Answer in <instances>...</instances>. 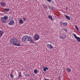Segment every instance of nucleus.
Segmentation results:
<instances>
[{
  "instance_id": "nucleus-13",
  "label": "nucleus",
  "mask_w": 80,
  "mask_h": 80,
  "mask_svg": "<svg viewBox=\"0 0 80 80\" xmlns=\"http://www.w3.org/2000/svg\"><path fill=\"white\" fill-rule=\"evenodd\" d=\"M48 18L50 19L51 20H53V19L52 18V16L48 15Z\"/></svg>"
},
{
  "instance_id": "nucleus-30",
  "label": "nucleus",
  "mask_w": 80,
  "mask_h": 80,
  "mask_svg": "<svg viewBox=\"0 0 80 80\" xmlns=\"http://www.w3.org/2000/svg\"><path fill=\"white\" fill-rule=\"evenodd\" d=\"M65 32H68V30H67V29H65L64 30Z\"/></svg>"
},
{
  "instance_id": "nucleus-33",
  "label": "nucleus",
  "mask_w": 80,
  "mask_h": 80,
  "mask_svg": "<svg viewBox=\"0 0 80 80\" xmlns=\"http://www.w3.org/2000/svg\"><path fill=\"white\" fill-rule=\"evenodd\" d=\"M52 4H54V2L53 1L52 2Z\"/></svg>"
},
{
  "instance_id": "nucleus-2",
  "label": "nucleus",
  "mask_w": 80,
  "mask_h": 80,
  "mask_svg": "<svg viewBox=\"0 0 80 80\" xmlns=\"http://www.w3.org/2000/svg\"><path fill=\"white\" fill-rule=\"evenodd\" d=\"M8 18V16L7 15H5L4 17H1V21L3 23H6Z\"/></svg>"
},
{
  "instance_id": "nucleus-24",
  "label": "nucleus",
  "mask_w": 80,
  "mask_h": 80,
  "mask_svg": "<svg viewBox=\"0 0 80 80\" xmlns=\"http://www.w3.org/2000/svg\"><path fill=\"white\" fill-rule=\"evenodd\" d=\"M75 28H76L77 31H79V29H78V27L77 26H75Z\"/></svg>"
},
{
  "instance_id": "nucleus-28",
  "label": "nucleus",
  "mask_w": 80,
  "mask_h": 80,
  "mask_svg": "<svg viewBox=\"0 0 80 80\" xmlns=\"http://www.w3.org/2000/svg\"><path fill=\"white\" fill-rule=\"evenodd\" d=\"M22 18L24 20H27V18Z\"/></svg>"
},
{
  "instance_id": "nucleus-7",
  "label": "nucleus",
  "mask_w": 80,
  "mask_h": 80,
  "mask_svg": "<svg viewBox=\"0 0 80 80\" xmlns=\"http://www.w3.org/2000/svg\"><path fill=\"white\" fill-rule=\"evenodd\" d=\"M66 37V36L65 34H62L59 37L60 38H62V39H64Z\"/></svg>"
},
{
  "instance_id": "nucleus-15",
  "label": "nucleus",
  "mask_w": 80,
  "mask_h": 80,
  "mask_svg": "<svg viewBox=\"0 0 80 80\" xmlns=\"http://www.w3.org/2000/svg\"><path fill=\"white\" fill-rule=\"evenodd\" d=\"M47 70H48V68L47 67H46L44 68L43 70L44 72H47Z\"/></svg>"
},
{
  "instance_id": "nucleus-26",
  "label": "nucleus",
  "mask_w": 80,
  "mask_h": 80,
  "mask_svg": "<svg viewBox=\"0 0 80 80\" xmlns=\"http://www.w3.org/2000/svg\"><path fill=\"white\" fill-rule=\"evenodd\" d=\"M63 25L64 26H67V23L65 22H64Z\"/></svg>"
},
{
  "instance_id": "nucleus-16",
  "label": "nucleus",
  "mask_w": 80,
  "mask_h": 80,
  "mask_svg": "<svg viewBox=\"0 0 80 80\" xmlns=\"http://www.w3.org/2000/svg\"><path fill=\"white\" fill-rule=\"evenodd\" d=\"M65 16L68 20H70V17L67 15H65Z\"/></svg>"
},
{
  "instance_id": "nucleus-9",
  "label": "nucleus",
  "mask_w": 80,
  "mask_h": 80,
  "mask_svg": "<svg viewBox=\"0 0 80 80\" xmlns=\"http://www.w3.org/2000/svg\"><path fill=\"white\" fill-rule=\"evenodd\" d=\"M22 40L23 42H25V41L27 40V36H25L23 37Z\"/></svg>"
},
{
  "instance_id": "nucleus-17",
  "label": "nucleus",
  "mask_w": 80,
  "mask_h": 80,
  "mask_svg": "<svg viewBox=\"0 0 80 80\" xmlns=\"http://www.w3.org/2000/svg\"><path fill=\"white\" fill-rule=\"evenodd\" d=\"M66 70H68V72H70L72 71L71 69L70 68H67Z\"/></svg>"
},
{
  "instance_id": "nucleus-10",
  "label": "nucleus",
  "mask_w": 80,
  "mask_h": 80,
  "mask_svg": "<svg viewBox=\"0 0 80 80\" xmlns=\"http://www.w3.org/2000/svg\"><path fill=\"white\" fill-rule=\"evenodd\" d=\"M4 32L2 30H0V38H1L2 37V35H3Z\"/></svg>"
},
{
  "instance_id": "nucleus-4",
  "label": "nucleus",
  "mask_w": 80,
  "mask_h": 80,
  "mask_svg": "<svg viewBox=\"0 0 80 80\" xmlns=\"http://www.w3.org/2000/svg\"><path fill=\"white\" fill-rule=\"evenodd\" d=\"M7 3H6V2L5 1L1 2L0 3V5L2 7H5Z\"/></svg>"
},
{
  "instance_id": "nucleus-34",
  "label": "nucleus",
  "mask_w": 80,
  "mask_h": 80,
  "mask_svg": "<svg viewBox=\"0 0 80 80\" xmlns=\"http://www.w3.org/2000/svg\"><path fill=\"white\" fill-rule=\"evenodd\" d=\"M66 10H67V9H68V7H67L66 8Z\"/></svg>"
},
{
  "instance_id": "nucleus-18",
  "label": "nucleus",
  "mask_w": 80,
  "mask_h": 80,
  "mask_svg": "<svg viewBox=\"0 0 80 80\" xmlns=\"http://www.w3.org/2000/svg\"><path fill=\"white\" fill-rule=\"evenodd\" d=\"M9 10H10L8 8H5L4 9V11L5 12H8V11H9Z\"/></svg>"
},
{
  "instance_id": "nucleus-12",
  "label": "nucleus",
  "mask_w": 80,
  "mask_h": 80,
  "mask_svg": "<svg viewBox=\"0 0 80 80\" xmlns=\"http://www.w3.org/2000/svg\"><path fill=\"white\" fill-rule=\"evenodd\" d=\"M42 5L43 7L44 8H45V9H47V6H46V4H42Z\"/></svg>"
},
{
  "instance_id": "nucleus-6",
  "label": "nucleus",
  "mask_w": 80,
  "mask_h": 80,
  "mask_svg": "<svg viewBox=\"0 0 80 80\" xmlns=\"http://www.w3.org/2000/svg\"><path fill=\"white\" fill-rule=\"evenodd\" d=\"M15 23V22L13 20L11 21L8 23L9 25H13Z\"/></svg>"
},
{
  "instance_id": "nucleus-27",
  "label": "nucleus",
  "mask_w": 80,
  "mask_h": 80,
  "mask_svg": "<svg viewBox=\"0 0 80 80\" xmlns=\"http://www.w3.org/2000/svg\"><path fill=\"white\" fill-rule=\"evenodd\" d=\"M52 7H51V6H49V9H51Z\"/></svg>"
},
{
  "instance_id": "nucleus-14",
  "label": "nucleus",
  "mask_w": 80,
  "mask_h": 80,
  "mask_svg": "<svg viewBox=\"0 0 80 80\" xmlns=\"http://www.w3.org/2000/svg\"><path fill=\"white\" fill-rule=\"evenodd\" d=\"M19 22L20 23H21V24H23V23H24L22 19H20L19 21Z\"/></svg>"
},
{
  "instance_id": "nucleus-29",
  "label": "nucleus",
  "mask_w": 80,
  "mask_h": 80,
  "mask_svg": "<svg viewBox=\"0 0 80 80\" xmlns=\"http://www.w3.org/2000/svg\"><path fill=\"white\" fill-rule=\"evenodd\" d=\"M55 8L54 7L51 8V10H54Z\"/></svg>"
},
{
  "instance_id": "nucleus-31",
  "label": "nucleus",
  "mask_w": 80,
  "mask_h": 80,
  "mask_svg": "<svg viewBox=\"0 0 80 80\" xmlns=\"http://www.w3.org/2000/svg\"><path fill=\"white\" fill-rule=\"evenodd\" d=\"M49 2H51V0H47Z\"/></svg>"
},
{
  "instance_id": "nucleus-11",
  "label": "nucleus",
  "mask_w": 80,
  "mask_h": 80,
  "mask_svg": "<svg viewBox=\"0 0 80 80\" xmlns=\"http://www.w3.org/2000/svg\"><path fill=\"white\" fill-rule=\"evenodd\" d=\"M47 46H48V47H49L50 49H53V47H52V45L51 44H47Z\"/></svg>"
},
{
  "instance_id": "nucleus-21",
  "label": "nucleus",
  "mask_w": 80,
  "mask_h": 80,
  "mask_svg": "<svg viewBox=\"0 0 80 80\" xmlns=\"http://www.w3.org/2000/svg\"><path fill=\"white\" fill-rule=\"evenodd\" d=\"M59 23H60V25H63L64 22H59Z\"/></svg>"
},
{
  "instance_id": "nucleus-25",
  "label": "nucleus",
  "mask_w": 80,
  "mask_h": 80,
  "mask_svg": "<svg viewBox=\"0 0 80 80\" xmlns=\"http://www.w3.org/2000/svg\"><path fill=\"white\" fill-rule=\"evenodd\" d=\"M30 43H35V42H34V41L33 40H31Z\"/></svg>"
},
{
  "instance_id": "nucleus-23",
  "label": "nucleus",
  "mask_w": 80,
  "mask_h": 80,
  "mask_svg": "<svg viewBox=\"0 0 80 80\" xmlns=\"http://www.w3.org/2000/svg\"><path fill=\"white\" fill-rule=\"evenodd\" d=\"M10 76H11V78H12V79H13V74H11Z\"/></svg>"
},
{
  "instance_id": "nucleus-22",
  "label": "nucleus",
  "mask_w": 80,
  "mask_h": 80,
  "mask_svg": "<svg viewBox=\"0 0 80 80\" xmlns=\"http://www.w3.org/2000/svg\"><path fill=\"white\" fill-rule=\"evenodd\" d=\"M25 77H30V75H29V74H25Z\"/></svg>"
},
{
  "instance_id": "nucleus-32",
  "label": "nucleus",
  "mask_w": 80,
  "mask_h": 80,
  "mask_svg": "<svg viewBox=\"0 0 80 80\" xmlns=\"http://www.w3.org/2000/svg\"><path fill=\"white\" fill-rule=\"evenodd\" d=\"M44 68H45V66H42V68H43V69H44Z\"/></svg>"
},
{
  "instance_id": "nucleus-5",
  "label": "nucleus",
  "mask_w": 80,
  "mask_h": 80,
  "mask_svg": "<svg viewBox=\"0 0 80 80\" xmlns=\"http://www.w3.org/2000/svg\"><path fill=\"white\" fill-rule=\"evenodd\" d=\"M73 35H74V38L79 42H80V38L77 36V35L73 33Z\"/></svg>"
},
{
  "instance_id": "nucleus-8",
  "label": "nucleus",
  "mask_w": 80,
  "mask_h": 80,
  "mask_svg": "<svg viewBox=\"0 0 80 80\" xmlns=\"http://www.w3.org/2000/svg\"><path fill=\"white\" fill-rule=\"evenodd\" d=\"M27 37V40L28 42H30V41L32 40V37H31L29 36H26Z\"/></svg>"
},
{
  "instance_id": "nucleus-19",
  "label": "nucleus",
  "mask_w": 80,
  "mask_h": 80,
  "mask_svg": "<svg viewBox=\"0 0 80 80\" xmlns=\"http://www.w3.org/2000/svg\"><path fill=\"white\" fill-rule=\"evenodd\" d=\"M34 73H35V74H36V73H38V71L37 70V69H35L34 71Z\"/></svg>"
},
{
  "instance_id": "nucleus-1",
  "label": "nucleus",
  "mask_w": 80,
  "mask_h": 80,
  "mask_svg": "<svg viewBox=\"0 0 80 80\" xmlns=\"http://www.w3.org/2000/svg\"><path fill=\"white\" fill-rule=\"evenodd\" d=\"M10 42L12 44H13V45H14L16 46H22V45L17 44L18 40H17V39L14 38H12L11 39L10 41Z\"/></svg>"
},
{
  "instance_id": "nucleus-35",
  "label": "nucleus",
  "mask_w": 80,
  "mask_h": 80,
  "mask_svg": "<svg viewBox=\"0 0 80 80\" xmlns=\"http://www.w3.org/2000/svg\"><path fill=\"white\" fill-rule=\"evenodd\" d=\"M30 80H33V79L31 78V79H30Z\"/></svg>"
},
{
  "instance_id": "nucleus-20",
  "label": "nucleus",
  "mask_w": 80,
  "mask_h": 80,
  "mask_svg": "<svg viewBox=\"0 0 80 80\" xmlns=\"http://www.w3.org/2000/svg\"><path fill=\"white\" fill-rule=\"evenodd\" d=\"M18 77H19L20 78H21V77H22V76L21 71H20L19 72V75H18Z\"/></svg>"
},
{
  "instance_id": "nucleus-3",
  "label": "nucleus",
  "mask_w": 80,
  "mask_h": 80,
  "mask_svg": "<svg viewBox=\"0 0 80 80\" xmlns=\"http://www.w3.org/2000/svg\"><path fill=\"white\" fill-rule=\"evenodd\" d=\"M33 38L34 40H35V41H36L37 40H38L40 39V36H39V35L38 34H36L33 36Z\"/></svg>"
}]
</instances>
